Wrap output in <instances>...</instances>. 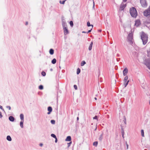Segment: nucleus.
Listing matches in <instances>:
<instances>
[{
  "label": "nucleus",
  "instance_id": "f257e3e1",
  "mask_svg": "<svg viewBox=\"0 0 150 150\" xmlns=\"http://www.w3.org/2000/svg\"><path fill=\"white\" fill-rule=\"evenodd\" d=\"M141 37L143 44L144 45H145L147 42L148 39V35L145 34L144 32H142L141 35Z\"/></svg>",
  "mask_w": 150,
  "mask_h": 150
},
{
  "label": "nucleus",
  "instance_id": "f03ea898",
  "mask_svg": "<svg viewBox=\"0 0 150 150\" xmlns=\"http://www.w3.org/2000/svg\"><path fill=\"white\" fill-rule=\"evenodd\" d=\"M130 13L131 16L136 18L137 15V13L136 9L134 7H132L130 9Z\"/></svg>",
  "mask_w": 150,
  "mask_h": 150
},
{
  "label": "nucleus",
  "instance_id": "7ed1b4c3",
  "mask_svg": "<svg viewBox=\"0 0 150 150\" xmlns=\"http://www.w3.org/2000/svg\"><path fill=\"white\" fill-rule=\"evenodd\" d=\"M127 39L128 40V42L131 45L133 44V33H132V32L129 34L127 37Z\"/></svg>",
  "mask_w": 150,
  "mask_h": 150
},
{
  "label": "nucleus",
  "instance_id": "20e7f679",
  "mask_svg": "<svg viewBox=\"0 0 150 150\" xmlns=\"http://www.w3.org/2000/svg\"><path fill=\"white\" fill-rule=\"evenodd\" d=\"M143 13L144 16L146 17L150 15V6L144 11Z\"/></svg>",
  "mask_w": 150,
  "mask_h": 150
},
{
  "label": "nucleus",
  "instance_id": "39448f33",
  "mask_svg": "<svg viewBox=\"0 0 150 150\" xmlns=\"http://www.w3.org/2000/svg\"><path fill=\"white\" fill-rule=\"evenodd\" d=\"M140 3L143 7L146 8L147 6L146 0H140Z\"/></svg>",
  "mask_w": 150,
  "mask_h": 150
},
{
  "label": "nucleus",
  "instance_id": "423d86ee",
  "mask_svg": "<svg viewBox=\"0 0 150 150\" xmlns=\"http://www.w3.org/2000/svg\"><path fill=\"white\" fill-rule=\"evenodd\" d=\"M144 64L148 69L150 70V59H146L144 61Z\"/></svg>",
  "mask_w": 150,
  "mask_h": 150
},
{
  "label": "nucleus",
  "instance_id": "0eeeda50",
  "mask_svg": "<svg viewBox=\"0 0 150 150\" xmlns=\"http://www.w3.org/2000/svg\"><path fill=\"white\" fill-rule=\"evenodd\" d=\"M128 77L127 76H126L124 80V83L123 84L125 86V87H126L127 85H128L129 82V80H127Z\"/></svg>",
  "mask_w": 150,
  "mask_h": 150
},
{
  "label": "nucleus",
  "instance_id": "6e6552de",
  "mask_svg": "<svg viewBox=\"0 0 150 150\" xmlns=\"http://www.w3.org/2000/svg\"><path fill=\"white\" fill-rule=\"evenodd\" d=\"M126 6V5L122 3L120 5V9L121 11L123 10Z\"/></svg>",
  "mask_w": 150,
  "mask_h": 150
},
{
  "label": "nucleus",
  "instance_id": "1a4fd4ad",
  "mask_svg": "<svg viewBox=\"0 0 150 150\" xmlns=\"http://www.w3.org/2000/svg\"><path fill=\"white\" fill-rule=\"evenodd\" d=\"M63 29L64 35H67L69 33V32L67 27L63 28Z\"/></svg>",
  "mask_w": 150,
  "mask_h": 150
},
{
  "label": "nucleus",
  "instance_id": "9d476101",
  "mask_svg": "<svg viewBox=\"0 0 150 150\" xmlns=\"http://www.w3.org/2000/svg\"><path fill=\"white\" fill-rule=\"evenodd\" d=\"M128 72V69L127 68H125L123 71L124 76H125Z\"/></svg>",
  "mask_w": 150,
  "mask_h": 150
},
{
  "label": "nucleus",
  "instance_id": "9b49d317",
  "mask_svg": "<svg viewBox=\"0 0 150 150\" xmlns=\"http://www.w3.org/2000/svg\"><path fill=\"white\" fill-rule=\"evenodd\" d=\"M141 24L140 21L139 20H137L135 21V25L137 27L139 25Z\"/></svg>",
  "mask_w": 150,
  "mask_h": 150
},
{
  "label": "nucleus",
  "instance_id": "f8f14e48",
  "mask_svg": "<svg viewBox=\"0 0 150 150\" xmlns=\"http://www.w3.org/2000/svg\"><path fill=\"white\" fill-rule=\"evenodd\" d=\"M9 120L11 122H13L15 120V118L13 116H10L8 117Z\"/></svg>",
  "mask_w": 150,
  "mask_h": 150
},
{
  "label": "nucleus",
  "instance_id": "ddd939ff",
  "mask_svg": "<svg viewBox=\"0 0 150 150\" xmlns=\"http://www.w3.org/2000/svg\"><path fill=\"white\" fill-rule=\"evenodd\" d=\"M71 140V137L70 136H68L65 139L66 141H70Z\"/></svg>",
  "mask_w": 150,
  "mask_h": 150
},
{
  "label": "nucleus",
  "instance_id": "4468645a",
  "mask_svg": "<svg viewBox=\"0 0 150 150\" xmlns=\"http://www.w3.org/2000/svg\"><path fill=\"white\" fill-rule=\"evenodd\" d=\"M93 45V42H91V43L90 44V45L89 47H88V50L90 51L91 50L92 48V45Z\"/></svg>",
  "mask_w": 150,
  "mask_h": 150
},
{
  "label": "nucleus",
  "instance_id": "2eb2a0df",
  "mask_svg": "<svg viewBox=\"0 0 150 150\" xmlns=\"http://www.w3.org/2000/svg\"><path fill=\"white\" fill-rule=\"evenodd\" d=\"M62 25L63 28L67 27V23L65 21H63Z\"/></svg>",
  "mask_w": 150,
  "mask_h": 150
},
{
  "label": "nucleus",
  "instance_id": "dca6fc26",
  "mask_svg": "<svg viewBox=\"0 0 150 150\" xmlns=\"http://www.w3.org/2000/svg\"><path fill=\"white\" fill-rule=\"evenodd\" d=\"M6 139L9 141H11L12 140V139L11 136L9 135H8L7 136Z\"/></svg>",
  "mask_w": 150,
  "mask_h": 150
},
{
  "label": "nucleus",
  "instance_id": "f3484780",
  "mask_svg": "<svg viewBox=\"0 0 150 150\" xmlns=\"http://www.w3.org/2000/svg\"><path fill=\"white\" fill-rule=\"evenodd\" d=\"M20 117L21 121H24V115L23 114H21L20 115Z\"/></svg>",
  "mask_w": 150,
  "mask_h": 150
},
{
  "label": "nucleus",
  "instance_id": "a211bd4d",
  "mask_svg": "<svg viewBox=\"0 0 150 150\" xmlns=\"http://www.w3.org/2000/svg\"><path fill=\"white\" fill-rule=\"evenodd\" d=\"M49 53L51 55H52L54 53V50L52 49H51L49 50Z\"/></svg>",
  "mask_w": 150,
  "mask_h": 150
},
{
  "label": "nucleus",
  "instance_id": "6ab92c4d",
  "mask_svg": "<svg viewBox=\"0 0 150 150\" xmlns=\"http://www.w3.org/2000/svg\"><path fill=\"white\" fill-rule=\"evenodd\" d=\"M103 133H102V134L100 135L99 138V139L100 141H101L103 138Z\"/></svg>",
  "mask_w": 150,
  "mask_h": 150
},
{
  "label": "nucleus",
  "instance_id": "aec40b11",
  "mask_svg": "<svg viewBox=\"0 0 150 150\" xmlns=\"http://www.w3.org/2000/svg\"><path fill=\"white\" fill-rule=\"evenodd\" d=\"M24 121H21L20 122V124L21 127V128H23V123Z\"/></svg>",
  "mask_w": 150,
  "mask_h": 150
},
{
  "label": "nucleus",
  "instance_id": "412c9836",
  "mask_svg": "<svg viewBox=\"0 0 150 150\" xmlns=\"http://www.w3.org/2000/svg\"><path fill=\"white\" fill-rule=\"evenodd\" d=\"M57 60L56 59H53L52 61L51 62L52 64H54L56 62Z\"/></svg>",
  "mask_w": 150,
  "mask_h": 150
},
{
  "label": "nucleus",
  "instance_id": "4be33fe9",
  "mask_svg": "<svg viewBox=\"0 0 150 150\" xmlns=\"http://www.w3.org/2000/svg\"><path fill=\"white\" fill-rule=\"evenodd\" d=\"M147 56L150 58V49L147 50Z\"/></svg>",
  "mask_w": 150,
  "mask_h": 150
},
{
  "label": "nucleus",
  "instance_id": "5701e85b",
  "mask_svg": "<svg viewBox=\"0 0 150 150\" xmlns=\"http://www.w3.org/2000/svg\"><path fill=\"white\" fill-rule=\"evenodd\" d=\"M47 110L48 111L50 112H51L52 110V108L51 107H49L48 108Z\"/></svg>",
  "mask_w": 150,
  "mask_h": 150
},
{
  "label": "nucleus",
  "instance_id": "b1692460",
  "mask_svg": "<svg viewBox=\"0 0 150 150\" xmlns=\"http://www.w3.org/2000/svg\"><path fill=\"white\" fill-rule=\"evenodd\" d=\"M81 70L79 68H78L77 70L76 74H79Z\"/></svg>",
  "mask_w": 150,
  "mask_h": 150
},
{
  "label": "nucleus",
  "instance_id": "393cba45",
  "mask_svg": "<svg viewBox=\"0 0 150 150\" xmlns=\"http://www.w3.org/2000/svg\"><path fill=\"white\" fill-rule=\"evenodd\" d=\"M87 25L88 27H89V26H92V28H93V25H91L90 24V23L89 22H87Z\"/></svg>",
  "mask_w": 150,
  "mask_h": 150
},
{
  "label": "nucleus",
  "instance_id": "a878e982",
  "mask_svg": "<svg viewBox=\"0 0 150 150\" xmlns=\"http://www.w3.org/2000/svg\"><path fill=\"white\" fill-rule=\"evenodd\" d=\"M98 144V142L97 141H96L94 142L93 143V146H97Z\"/></svg>",
  "mask_w": 150,
  "mask_h": 150
},
{
  "label": "nucleus",
  "instance_id": "bb28decb",
  "mask_svg": "<svg viewBox=\"0 0 150 150\" xmlns=\"http://www.w3.org/2000/svg\"><path fill=\"white\" fill-rule=\"evenodd\" d=\"M86 63V62L84 61H83L81 62V66H83Z\"/></svg>",
  "mask_w": 150,
  "mask_h": 150
},
{
  "label": "nucleus",
  "instance_id": "cd10ccee",
  "mask_svg": "<svg viewBox=\"0 0 150 150\" xmlns=\"http://www.w3.org/2000/svg\"><path fill=\"white\" fill-rule=\"evenodd\" d=\"M39 88L40 90H42L43 89V86L42 85H40L39 86Z\"/></svg>",
  "mask_w": 150,
  "mask_h": 150
},
{
  "label": "nucleus",
  "instance_id": "c85d7f7f",
  "mask_svg": "<svg viewBox=\"0 0 150 150\" xmlns=\"http://www.w3.org/2000/svg\"><path fill=\"white\" fill-rule=\"evenodd\" d=\"M141 135L142 137H144V130L143 129L141 130Z\"/></svg>",
  "mask_w": 150,
  "mask_h": 150
},
{
  "label": "nucleus",
  "instance_id": "c756f323",
  "mask_svg": "<svg viewBox=\"0 0 150 150\" xmlns=\"http://www.w3.org/2000/svg\"><path fill=\"white\" fill-rule=\"evenodd\" d=\"M51 136L52 137L54 138L57 137L54 134H51Z\"/></svg>",
  "mask_w": 150,
  "mask_h": 150
},
{
  "label": "nucleus",
  "instance_id": "7c9ffc66",
  "mask_svg": "<svg viewBox=\"0 0 150 150\" xmlns=\"http://www.w3.org/2000/svg\"><path fill=\"white\" fill-rule=\"evenodd\" d=\"M70 26H71V27H72L73 26V22L72 21H71L70 22Z\"/></svg>",
  "mask_w": 150,
  "mask_h": 150
},
{
  "label": "nucleus",
  "instance_id": "2f4dec72",
  "mask_svg": "<svg viewBox=\"0 0 150 150\" xmlns=\"http://www.w3.org/2000/svg\"><path fill=\"white\" fill-rule=\"evenodd\" d=\"M66 0L63 1H59V3L61 4H64V3H65Z\"/></svg>",
  "mask_w": 150,
  "mask_h": 150
},
{
  "label": "nucleus",
  "instance_id": "473e14b6",
  "mask_svg": "<svg viewBox=\"0 0 150 150\" xmlns=\"http://www.w3.org/2000/svg\"><path fill=\"white\" fill-rule=\"evenodd\" d=\"M41 74L43 76H45L46 75V73L45 71H42L41 73Z\"/></svg>",
  "mask_w": 150,
  "mask_h": 150
},
{
  "label": "nucleus",
  "instance_id": "72a5a7b5",
  "mask_svg": "<svg viewBox=\"0 0 150 150\" xmlns=\"http://www.w3.org/2000/svg\"><path fill=\"white\" fill-rule=\"evenodd\" d=\"M51 122L52 124H54L55 123V121L54 120H51Z\"/></svg>",
  "mask_w": 150,
  "mask_h": 150
},
{
  "label": "nucleus",
  "instance_id": "f704fd0d",
  "mask_svg": "<svg viewBox=\"0 0 150 150\" xmlns=\"http://www.w3.org/2000/svg\"><path fill=\"white\" fill-rule=\"evenodd\" d=\"M123 121L124 122L125 124H126V119L125 117H124V120H123Z\"/></svg>",
  "mask_w": 150,
  "mask_h": 150
},
{
  "label": "nucleus",
  "instance_id": "c9c22d12",
  "mask_svg": "<svg viewBox=\"0 0 150 150\" xmlns=\"http://www.w3.org/2000/svg\"><path fill=\"white\" fill-rule=\"evenodd\" d=\"M6 108H7L9 110H11V107L9 106H6Z\"/></svg>",
  "mask_w": 150,
  "mask_h": 150
},
{
  "label": "nucleus",
  "instance_id": "e433bc0d",
  "mask_svg": "<svg viewBox=\"0 0 150 150\" xmlns=\"http://www.w3.org/2000/svg\"><path fill=\"white\" fill-rule=\"evenodd\" d=\"M93 119L98 120V116L96 115L95 117H93Z\"/></svg>",
  "mask_w": 150,
  "mask_h": 150
},
{
  "label": "nucleus",
  "instance_id": "4c0bfd02",
  "mask_svg": "<svg viewBox=\"0 0 150 150\" xmlns=\"http://www.w3.org/2000/svg\"><path fill=\"white\" fill-rule=\"evenodd\" d=\"M74 87L75 90H77V87L76 85H74Z\"/></svg>",
  "mask_w": 150,
  "mask_h": 150
},
{
  "label": "nucleus",
  "instance_id": "58836bf2",
  "mask_svg": "<svg viewBox=\"0 0 150 150\" xmlns=\"http://www.w3.org/2000/svg\"><path fill=\"white\" fill-rule=\"evenodd\" d=\"M122 132H121L122 133V135H124V130H123V129L122 128Z\"/></svg>",
  "mask_w": 150,
  "mask_h": 150
},
{
  "label": "nucleus",
  "instance_id": "ea45409f",
  "mask_svg": "<svg viewBox=\"0 0 150 150\" xmlns=\"http://www.w3.org/2000/svg\"><path fill=\"white\" fill-rule=\"evenodd\" d=\"M0 108L3 111H4V109L3 108V107L2 106L0 105Z\"/></svg>",
  "mask_w": 150,
  "mask_h": 150
},
{
  "label": "nucleus",
  "instance_id": "a19ab883",
  "mask_svg": "<svg viewBox=\"0 0 150 150\" xmlns=\"http://www.w3.org/2000/svg\"><path fill=\"white\" fill-rule=\"evenodd\" d=\"M126 144L127 146V149H128V145L127 144V142H126Z\"/></svg>",
  "mask_w": 150,
  "mask_h": 150
},
{
  "label": "nucleus",
  "instance_id": "79ce46f5",
  "mask_svg": "<svg viewBox=\"0 0 150 150\" xmlns=\"http://www.w3.org/2000/svg\"><path fill=\"white\" fill-rule=\"evenodd\" d=\"M3 117V115L1 112H0V118H1Z\"/></svg>",
  "mask_w": 150,
  "mask_h": 150
},
{
  "label": "nucleus",
  "instance_id": "37998d69",
  "mask_svg": "<svg viewBox=\"0 0 150 150\" xmlns=\"http://www.w3.org/2000/svg\"><path fill=\"white\" fill-rule=\"evenodd\" d=\"M71 143H72V142H71L69 143H68V147H69L70 146V144H71Z\"/></svg>",
  "mask_w": 150,
  "mask_h": 150
},
{
  "label": "nucleus",
  "instance_id": "c03bdc74",
  "mask_svg": "<svg viewBox=\"0 0 150 150\" xmlns=\"http://www.w3.org/2000/svg\"><path fill=\"white\" fill-rule=\"evenodd\" d=\"M92 28L91 30H89L88 31V32H87V33H89L91 31V30H92Z\"/></svg>",
  "mask_w": 150,
  "mask_h": 150
},
{
  "label": "nucleus",
  "instance_id": "a18cd8bd",
  "mask_svg": "<svg viewBox=\"0 0 150 150\" xmlns=\"http://www.w3.org/2000/svg\"><path fill=\"white\" fill-rule=\"evenodd\" d=\"M55 143H57V138L56 137V138H55Z\"/></svg>",
  "mask_w": 150,
  "mask_h": 150
},
{
  "label": "nucleus",
  "instance_id": "49530a36",
  "mask_svg": "<svg viewBox=\"0 0 150 150\" xmlns=\"http://www.w3.org/2000/svg\"><path fill=\"white\" fill-rule=\"evenodd\" d=\"M127 0H123V2H125L127 1Z\"/></svg>",
  "mask_w": 150,
  "mask_h": 150
},
{
  "label": "nucleus",
  "instance_id": "de8ad7c7",
  "mask_svg": "<svg viewBox=\"0 0 150 150\" xmlns=\"http://www.w3.org/2000/svg\"><path fill=\"white\" fill-rule=\"evenodd\" d=\"M87 32L83 31L82 32V33H87Z\"/></svg>",
  "mask_w": 150,
  "mask_h": 150
},
{
  "label": "nucleus",
  "instance_id": "09e8293b",
  "mask_svg": "<svg viewBox=\"0 0 150 150\" xmlns=\"http://www.w3.org/2000/svg\"><path fill=\"white\" fill-rule=\"evenodd\" d=\"M40 145L41 146H43V144H40Z\"/></svg>",
  "mask_w": 150,
  "mask_h": 150
},
{
  "label": "nucleus",
  "instance_id": "8fccbe9b",
  "mask_svg": "<svg viewBox=\"0 0 150 150\" xmlns=\"http://www.w3.org/2000/svg\"><path fill=\"white\" fill-rule=\"evenodd\" d=\"M50 112H50L49 111V112H47V114H50Z\"/></svg>",
  "mask_w": 150,
  "mask_h": 150
},
{
  "label": "nucleus",
  "instance_id": "3c124183",
  "mask_svg": "<svg viewBox=\"0 0 150 150\" xmlns=\"http://www.w3.org/2000/svg\"><path fill=\"white\" fill-rule=\"evenodd\" d=\"M28 24V22H26V24H25V25H27Z\"/></svg>",
  "mask_w": 150,
  "mask_h": 150
},
{
  "label": "nucleus",
  "instance_id": "603ef678",
  "mask_svg": "<svg viewBox=\"0 0 150 150\" xmlns=\"http://www.w3.org/2000/svg\"><path fill=\"white\" fill-rule=\"evenodd\" d=\"M79 120V117H77V120Z\"/></svg>",
  "mask_w": 150,
  "mask_h": 150
},
{
  "label": "nucleus",
  "instance_id": "864d4df0",
  "mask_svg": "<svg viewBox=\"0 0 150 150\" xmlns=\"http://www.w3.org/2000/svg\"><path fill=\"white\" fill-rule=\"evenodd\" d=\"M50 70L51 71H52V70H53V69H50Z\"/></svg>",
  "mask_w": 150,
  "mask_h": 150
},
{
  "label": "nucleus",
  "instance_id": "5fc2aeb1",
  "mask_svg": "<svg viewBox=\"0 0 150 150\" xmlns=\"http://www.w3.org/2000/svg\"><path fill=\"white\" fill-rule=\"evenodd\" d=\"M93 7H94V1L93 2Z\"/></svg>",
  "mask_w": 150,
  "mask_h": 150
},
{
  "label": "nucleus",
  "instance_id": "6e6d98bb",
  "mask_svg": "<svg viewBox=\"0 0 150 150\" xmlns=\"http://www.w3.org/2000/svg\"><path fill=\"white\" fill-rule=\"evenodd\" d=\"M122 137H123V138H124V135H122Z\"/></svg>",
  "mask_w": 150,
  "mask_h": 150
},
{
  "label": "nucleus",
  "instance_id": "4d7b16f0",
  "mask_svg": "<svg viewBox=\"0 0 150 150\" xmlns=\"http://www.w3.org/2000/svg\"><path fill=\"white\" fill-rule=\"evenodd\" d=\"M94 99H95L96 100H97V98H96V97H95V98H94Z\"/></svg>",
  "mask_w": 150,
  "mask_h": 150
},
{
  "label": "nucleus",
  "instance_id": "13d9d810",
  "mask_svg": "<svg viewBox=\"0 0 150 150\" xmlns=\"http://www.w3.org/2000/svg\"><path fill=\"white\" fill-rule=\"evenodd\" d=\"M149 103L150 105V100H149Z\"/></svg>",
  "mask_w": 150,
  "mask_h": 150
}]
</instances>
